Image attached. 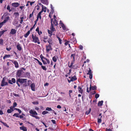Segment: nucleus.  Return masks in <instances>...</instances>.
I'll return each mask as SVG.
<instances>
[{
	"label": "nucleus",
	"mask_w": 131,
	"mask_h": 131,
	"mask_svg": "<svg viewBox=\"0 0 131 131\" xmlns=\"http://www.w3.org/2000/svg\"><path fill=\"white\" fill-rule=\"evenodd\" d=\"M27 79H26L18 78L17 79L16 83L17 84L18 87L20 86V85L18 83L19 82L21 84H23V85L25 86H26L30 85V84L32 83L31 81L30 80L28 81V83H27Z\"/></svg>",
	"instance_id": "obj_1"
},
{
	"label": "nucleus",
	"mask_w": 131,
	"mask_h": 131,
	"mask_svg": "<svg viewBox=\"0 0 131 131\" xmlns=\"http://www.w3.org/2000/svg\"><path fill=\"white\" fill-rule=\"evenodd\" d=\"M32 41L35 43H37L38 44H39L40 43V40L39 38L36 35L32 34Z\"/></svg>",
	"instance_id": "obj_2"
},
{
	"label": "nucleus",
	"mask_w": 131,
	"mask_h": 131,
	"mask_svg": "<svg viewBox=\"0 0 131 131\" xmlns=\"http://www.w3.org/2000/svg\"><path fill=\"white\" fill-rule=\"evenodd\" d=\"M53 19L51 18L50 19L51 25L50 27V29L51 30H48V32L49 34H50L51 35H52L51 34L54 31H55V28L54 27V25L53 24Z\"/></svg>",
	"instance_id": "obj_3"
},
{
	"label": "nucleus",
	"mask_w": 131,
	"mask_h": 131,
	"mask_svg": "<svg viewBox=\"0 0 131 131\" xmlns=\"http://www.w3.org/2000/svg\"><path fill=\"white\" fill-rule=\"evenodd\" d=\"M29 112V113L31 114L30 115L31 116L35 118L36 119H39V117L36 116L38 114L35 111L32 110H31Z\"/></svg>",
	"instance_id": "obj_4"
},
{
	"label": "nucleus",
	"mask_w": 131,
	"mask_h": 131,
	"mask_svg": "<svg viewBox=\"0 0 131 131\" xmlns=\"http://www.w3.org/2000/svg\"><path fill=\"white\" fill-rule=\"evenodd\" d=\"M52 49L51 45H48L46 46V50L47 52H48L50 50H52Z\"/></svg>",
	"instance_id": "obj_5"
},
{
	"label": "nucleus",
	"mask_w": 131,
	"mask_h": 131,
	"mask_svg": "<svg viewBox=\"0 0 131 131\" xmlns=\"http://www.w3.org/2000/svg\"><path fill=\"white\" fill-rule=\"evenodd\" d=\"M13 63L15 65V67L16 68L19 67V64L18 62L16 61H14L13 60H9Z\"/></svg>",
	"instance_id": "obj_6"
},
{
	"label": "nucleus",
	"mask_w": 131,
	"mask_h": 131,
	"mask_svg": "<svg viewBox=\"0 0 131 131\" xmlns=\"http://www.w3.org/2000/svg\"><path fill=\"white\" fill-rule=\"evenodd\" d=\"M16 47L17 48V49L19 51H21L22 50V49L21 45L20 44V43H17L16 46Z\"/></svg>",
	"instance_id": "obj_7"
},
{
	"label": "nucleus",
	"mask_w": 131,
	"mask_h": 131,
	"mask_svg": "<svg viewBox=\"0 0 131 131\" xmlns=\"http://www.w3.org/2000/svg\"><path fill=\"white\" fill-rule=\"evenodd\" d=\"M8 85V83L7 82H5V80L4 78H3L1 86H3L5 85Z\"/></svg>",
	"instance_id": "obj_8"
},
{
	"label": "nucleus",
	"mask_w": 131,
	"mask_h": 131,
	"mask_svg": "<svg viewBox=\"0 0 131 131\" xmlns=\"http://www.w3.org/2000/svg\"><path fill=\"white\" fill-rule=\"evenodd\" d=\"M20 4L18 2H15L13 3L12 4V6L15 8H16L18 7L20 5Z\"/></svg>",
	"instance_id": "obj_9"
},
{
	"label": "nucleus",
	"mask_w": 131,
	"mask_h": 131,
	"mask_svg": "<svg viewBox=\"0 0 131 131\" xmlns=\"http://www.w3.org/2000/svg\"><path fill=\"white\" fill-rule=\"evenodd\" d=\"M22 72V70H17L16 74V77H20L21 75Z\"/></svg>",
	"instance_id": "obj_10"
},
{
	"label": "nucleus",
	"mask_w": 131,
	"mask_h": 131,
	"mask_svg": "<svg viewBox=\"0 0 131 131\" xmlns=\"http://www.w3.org/2000/svg\"><path fill=\"white\" fill-rule=\"evenodd\" d=\"M40 57L43 64H47V63L43 59H45V58L42 55V54H41L40 56Z\"/></svg>",
	"instance_id": "obj_11"
},
{
	"label": "nucleus",
	"mask_w": 131,
	"mask_h": 131,
	"mask_svg": "<svg viewBox=\"0 0 131 131\" xmlns=\"http://www.w3.org/2000/svg\"><path fill=\"white\" fill-rule=\"evenodd\" d=\"M16 32V30L14 29H12L10 30L9 34L12 35L15 34Z\"/></svg>",
	"instance_id": "obj_12"
},
{
	"label": "nucleus",
	"mask_w": 131,
	"mask_h": 131,
	"mask_svg": "<svg viewBox=\"0 0 131 131\" xmlns=\"http://www.w3.org/2000/svg\"><path fill=\"white\" fill-rule=\"evenodd\" d=\"M78 92L81 94H82L83 92V90L82 89V87L80 86H79L78 87Z\"/></svg>",
	"instance_id": "obj_13"
},
{
	"label": "nucleus",
	"mask_w": 131,
	"mask_h": 131,
	"mask_svg": "<svg viewBox=\"0 0 131 131\" xmlns=\"http://www.w3.org/2000/svg\"><path fill=\"white\" fill-rule=\"evenodd\" d=\"M53 17L54 18V19L53 21V24L55 26H57L58 25V23L57 20L55 19V18H56V16L55 15H54Z\"/></svg>",
	"instance_id": "obj_14"
},
{
	"label": "nucleus",
	"mask_w": 131,
	"mask_h": 131,
	"mask_svg": "<svg viewBox=\"0 0 131 131\" xmlns=\"http://www.w3.org/2000/svg\"><path fill=\"white\" fill-rule=\"evenodd\" d=\"M74 61H72L70 65H69V64L68 66L69 68H73V69H77V68H74V66H73V65L74 63Z\"/></svg>",
	"instance_id": "obj_15"
},
{
	"label": "nucleus",
	"mask_w": 131,
	"mask_h": 131,
	"mask_svg": "<svg viewBox=\"0 0 131 131\" xmlns=\"http://www.w3.org/2000/svg\"><path fill=\"white\" fill-rule=\"evenodd\" d=\"M102 114L100 113L99 114V116H100V117H98L97 118V122L98 123H101L102 120L101 118L102 117V116H101Z\"/></svg>",
	"instance_id": "obj_16"
},
{
	"label": "nucleus",
	"mask_w": 131,
	"mask_h": 131,
	"mask_svg": "<svg viewBox=\"0 0 131 131\" xmlns=\"http://www.w3.org/2000/svg\"><path fill=\"white\" fill-rule=\"evenodd\" d=\"M31 89V90L33 91H34L35 90V85L34 83H32L31 84L30 86Z\"/></svg>",
	"instance_id": "obj_17"
},
{
	"label": "nucleus",
	"mask_w": 131,
	"mask_h": 131,
	"mask_svg": "<svg viewBox=\"0 0 131 131\" xmlns=\"http://www.w3.org/2000/svg\"><path fill=\"white\" fill-rule=\"evenodd\" d=\"M41 2L44 4L48 5V0H40Z\"/></svg>",
	"instance_id": "obj_18"
},
{
	"label": "nucleus",
	"mask_w": 131,
	"mask_h": 131,
	"mask_svg": "<svg viewBox=\"0 0 131 131\" xmlns=\"http://www.w3.org/2000/svg\"><path fill=\"white\" fill-rule=\"evenodd\" d=\"M10 19L9 17V16H8L6 17H5L4 21H3V22L4 23H6L8 21V20Z\"/></svg>",
	"instance_id": "obj_19"
},
{
	"label": "nucleus",
	"mask_w": 131,
	"mask_h": 131,
	"mask_svg": "<svg viewBox=\"0 0 131 131\" xmlns=\"http://www.w3.org/2000/svg\"><path fill=\"white\" fill-rule=\"evenodd\" d=\"M46 7L43 6V7H42L41 10L39 12L40 13H42L43 11L45 12H46Z\"/></svg>",
	"instance_id": "obj_20"
},
{
	"label": "nucleus",
	"mask_w": 131,
	"mask_h": 131,
	"mask_svg": "<svg viewBox=\"0 0 131 131\" xmlns=\"http://www.w3.org/2000/svg\"><path fill=\"white\" fill-rule=\"evenodd\" d=\"M20 130H23V131H27V130L26 127L24 126H22L20 127Z\"/></svg>",
	"instance_id": "obj_21"
},
{
	"label": "nucleus",
	"mask_w": 131,
	"mask_h": 131,
	"mask_svg": "<svg viewBox=\"0 0 131 131\" xmlns=\"http://www.w3.org/2000/svg\"><path fill=\"white\" fill-rule=\"evenodd\" d=\"M25 76L26 77H27L28 78H30V73L29 72H26L25 73Z\"/></svg>",
	"instance_id": "obj_22"
},
{
	"label": "nucleus",
	"mask_w": 131,
	"mask_h": 131,
	"mask_svg": "<svg viewBox=\"0 0 131 131\" xmlns=\"http://www.w3.org/2000/svg\"><path fill=\"white\" fill-rule=\"evenodd\" d=\"M47 41L49 43V45H52V40L51 38H49L47 40Z\"/></svg>",
	"instance_id": "obj_23"
},
{
	"label": "nucleus",
	"mask_w": 131,
	"mask_h": 131,
	"mask_svg": "<svg viewBox=\"0 0 131 131\" xmlns=\"http://www.w3.org/2000/svg\"><path fill=\"white\" fill-rule=\"evenodd\" d=\"M58 58V57L57 56H54L52 58V59L54 62H56L57 61Z\"/></svg>",
	"instance_id": "obj_24"
},
{
	"label": "nucleus",
	"mask_w": 131,
	"mask_h": 131,
	"mask_svg": "<svg viewBox=\"0 0 131 131\" xmlns=\"http://www.w3.org/2000/svg\"><path fill=\"white\" fill-rule=\"evenodd\" d=\"M103 101H99L97 105L98 106H101L102 105Z\"/></svg>",
	"instance_id": "obj_25"
},
{
	"label": "nucleus",
	"mask_w": 131,
	"mask_h": 131,
	"mask_svg": "<svg viewBox=\"0 0 131 131\" xmlns=\"http://www.w3.org/2000/svg\"><path fill=\"white\" fill-rule=\"evenodd\" d=\"M71 81H73L77 80V79L75 75L73 77H72L71 78Z\"/></svg>",
	"instance_id": "obj_26"
},
{
	"label": "nucleus",
	"mask_w": 131,
	"mask_h": 131,
	"mask_svg": "<svg viewBox=\"0 0 131 131\" xmlns=\"http://www.w3.org/2000/svg\"><path fill=\"white\" fill-rule=\"evenodd\" d=\"M30 34V31H28L24 35V36L25 38H26Z\"/></svg>",
	"instance_id": "obj_27"
},
{
	"label": "nucleus",
	"mask_w": 131,
	"mask_h": 131,
	"mask_svg": "<svg viewBox=\"0 0 131 131\" xmlns=\"http://www.w3.org/2000/svg\"><path fill=\"white\" fill-rule=\"evenodd\" d=\"M6 31V30H3L0 31V38L4 33Z\"/></svg>",
	"instance_id": "obj_28"
},
{
	"label": "nucleus",
	"mask_w": 131,
	"mask_h": 131,
	"mask_svg": "<svg viewBox=\"0 0 131 131\" xmlns=\"http://www.w3.org/2000/svg\"><path fill=\"white\" fill-rule=\"evenodd\" d=\"M11 56L10 54H6L3 57V59L4 60L5 58L10 57Z\"/></svg>",
	"instance_id": "obj_29"
},
{
	"label": "nucleus",
	"mask_w": 131,
	"mask_h": 131,
	"mask_svg": "<svg viewBox=\"0 0 131 131\" xmlns=\"http://www.w3.org/2000/svg\"><path fill=\"white\" fill-rule=\"evenodd\" d=\"M41 13H39L37 17V19H38L39 18L40 19H41Z\"/></svg>",
	"instance_id": "obj_30"
},
{
	"label": "nucleus",
	"mask_w": 131,
	"mask_h": 131,
	"mask_svg": "<svg viewBox=\"0 0 131 131\" xmlns=\"http://www.w3.org/2000/svg\"><path fill=\"white\" fill-rule=\"evenodd\" d=\"M0 122L1 123H2L3 125L7 127H9V126L8 125L5 123H4L2 121H0Z\"/></svg>",
	"instance_id": "obj_31"
},
{
	"label": "nucleus",
	"mask_w": 131,
	"mask_h": 131,
	"mask_svg": "<svg viewBox=\"0 0 131 131\" xmlns=\"http://www.w3.org/2000/svg\"><path fill=\"white\" fill-rule=\"evenodd\" d=\"M75 53L72 54L71 55V58H73V60L74 61L75 60Z\"/></svg>",
	"instance_id": "obj_32"
},
{
	"label": "nucleus",
	"mask_w": 131,
	"mask_h": 131,
	"mask_svg": "<svg viewBox=\"0 0 131 131\" xmlns=\"http://www.w3.org/2000/svg\"><path fill=\"white\" fill-rule=\"evenodd\" d=\"M92 71L90 69V68H89V69L88 71V73H87V74L88 75H90L92 74Z\"/></svg>",
	"instance_id": "obj_33"
},
{
	"label": "nucleus",
	"mask_w": 131,
	"mask_h": 131,
	"mask_svg": "<svg viewBox=\"0 0 131 131\" xmlns=\"http://www.w3.org/2000/svg\"><path fill=\"white\" fill-rule=\"evenodd\" d=\"M20 23L21 24L22 23V22L23 21V19H24V17H20Z\"/></svg>",
	"instance_id": "obj_34"
},
{
	"label": "nucleus",
	"mask_w": 131,
	"mask_h": 131,
	"mask_svg": "<svg viewBox=\"0 0 131 131\" xmlns=\"http://www.w3.org/2000/svg\"><path fill=\"white\" fill-rule=\"evenodd\" d=\"M91 111V108H90L89 110L86 111L85 112V114L87 115H88L90 113Z\"/></svg>",
	"instance_id": "obj_35"
},
{
	"label": "nucleus",
	"mask_w": 131,
	"mask_h": 131,
	"mask_svg": "<svg viewBox=\"0 0 131 131\" xmlns=\"http://www.w3.org/2000/svg\"><path fill=\"white\" fill-rule=\"evenodd\" d=\"M63 29L64 30H66V27L64 25V24H62V25H61Z\"/></svg>",
	"instance_id": "obj_36"
},
{
	"label": "nucleus",
	"mask_w": 131,
	"mask_h": 131,
	"mask_svg": "<svg viewBox=\"0 0 131 131\" xmlns=\"http://www.w3.org/2000/svg\"><path fill=\"white\" fill-rule=\"evenodd\" d=\"M92 90H96V89L97 87L95 85H94V86H92Z\"/></svg>",
	"instance_id": "obj_37"
},
{
	"label": "nucleus",
	"mask_w": 131,
	"mask_h": 131,
	"mask_svg": "<svg viewBox=\"0 0 131 131\" xmlns=\"http://www.w3.org/2000/svg\"><path fill=\"white\" fill-rule=\"evenodd\" d=\"M48 113V112L47 111H44L42 112V114L43 115H44Z\"/></svg>",
	"instance_id": "obj_38"
},
{
	"label": "nucleus",
	"mask_w": 131,
	"mask_h": 131,
	"mask_svg": "<svg viewBox=\"0 0 131 131\" xmlns=\"http://www.w3.org/2000/svg\"><path fill=\"white\" fill-rule=\"evenodd\" d=\"M15 110H16L17 111H18V112H19V113H20V114L21 113V111L19 108H15Z\"/></svg>",
	"instance_id": "obj_39"
},
{
	"label": "nucleus",
	"mask_w": 131,
	"mask_h": 131,
	"mask_svg": "<svg viewBox=\"0 0 131 131\" xmlns=\"http://www.w3.org/2000/svg\"><path fill=\"white\" fill-rule=\"evenodd\" d=\"M19 114L17 113H15L13 115V116H15L16 117H19V116H18Z\"/></svg>",
	"instance_id": "obj_40"
},
{
	"label": "nucleus",
	"mask_w": 131,
	"mask_h": 131,
	"mask_svg": "<svg viewBox=\"0 0 131 131\" xmlns=\"http://www.w3.org/2000/svg\"><path fill=\"white\" fill-rule=\"evenodd\" d=\"M65 41H66V42L64 43V45L65 46H67L68 44L69 43V41L67 40H66Z\"/></svg>",
	"instance_id": "obj_41"
},
{
	"label": "nucleus",
	"mask_w": 131,
	"mask_h": 131,
	"mask_svg": "<svg viewBox=\"0 0 131 131\" xmlns=\"http://www.w3.org/2000/svg\"><path fill=\"white\" fill-rule=\"evenodd\" d=\"M57 38H58V39L59 41V43L60 44H61L62 43L61 41H62V40L59 37H57Z\"/></svg>",
	"instance_id": "obj_42"
},
{
	"label": "nucleus",
	"mask_w": 131,
	"mask_h": 131,
	"mask_svg": "<svg viewBox=\"0 0 131 131\" xmlns=\"http://www.w3.org/2000/svg\"><path fill=\"white\" fill-rule=\"evenodd\" d=\"M46 110H47V111H51L52 110V109L50 107H47L46 108Z\"/></svg>",
	"instance_id": "obj_43"
},
{
	"label": "nucleus",
	"mask_w": 131,
	"mask_h": 131,
	"mask_svg": "<svg viewBox=\"0 0 131 131\" xmlns=\"http://www.w3.org/2000/svg\"><path fill=\"white\" fill-rule=\"evenodd\" d=\"M11 80L12 82H13L14 83L16 82L15 79L14 78H12Z\"/></svg>",
	"instance_id": "obj_44"
},
{
	"label": "nucleus",
	"mask_w": 131,
	"mask_h": 131,
	"mask_svg": "<svg viewBox=\"0 0 131 131\" xmlns=\"http://www.w3.org/2000/svg\"><path fill=\"white\" fill-rule=\"evenodd\" d=\"M41 67L42 68L43 70H44L45 71H46L47 70V69L45 66H43L42 65L41 66Z\"/></svg>",
	"instance_id": "obj_45"
},
{
	"label": "nucleus",
	"mask_w": 131,
	"mask_h": 131,
	"mask_svg": "<svg viewBox=\"0 0 131 131\" xmlns=\"http://www.w3.org/2000/svg\"><path fill=\"white\" fill-rule=\"evenodd\" d=\"M35 3V2H30V1H28V2H27V3H30V5L31 6H32V4L34 3Z\"/></svg>",
	"instance_id": "obj_46"
},
{
	"label": "nucleus",
	"mask_w": 131,
	"mask_h": 131,
	"mask_svg": "<svg viewBox=\"0 0 131 131\" xmlns=\"http://www.w3.org/2000/svg\"><path fill=\"white\" fill-rule=\"evenodd\" d=\"M3 40L2 39H0V44L3 45Z\"/></svg>",
	"instance_id": "obj_47"
},
{
	"label": "nucleus",
	"mask_w": 131,
	"mask_h": 131,
	"mask_svg": "<svg viewBox=\"0 0 131 131\" xmlns=\"http://www.w3.org/2000/svg\"><path fill=\"white\" fill-rule=\"evenodd\" d=\"M14 15H15L16 17H17L19 15V14L18 12H15V13L14 14Z\"/></svg>",
	"instance_id": "obj_48"
},
{
	"label": "nucleus",
	"mask_w": 131,
	"mask_h": 131,
	"mask_svg": "<svg viewBox=\"0 0 131 131\" xmlns=\"http://www.w3.org/2000/svg\"><path fill=\"white\" fill-rule=\"evenodd\" d=\"M99 96V95L97 93L95 95V97L96 99H97L98 98Z\"/></svg>",
	"instance_id": "obj_49"
},
{
	"label": "nucleus",
	"mask_w": 131,
	"mask_h": 131,
	"mask_svg": "<svg viewBox=\"0 0 131 131\" xmlns=\"http://www.w3.org/2000/svg\"><path fill=\"white\" fill-rule=\"evenodd\" d=\"M7 9L8 10L9 12H10L11 10L10 9V7L9 5H8L7 8Z\"/></svg>",
	"instance_id": "obj_50"
},
{
	"label": "nucleus",
	"mask_w": 131,
	"mask_h": 131,
	"mask_svg": "<svg viewBox=\"0 0 131 131\" xmlns=\"http://www.w3.org/2000/svg\"><path fill=\"white\" fill-rule=\"evenodd\" d=\"M34 12V11H33L32 12V13L30 14V15L29 16V18H31L32 16H33Z\"/></svg>",
	"instance_id": "obj_51"
},
{
	"label": "nucleus",
	"mask_w": 131,
	"mask_h": 131,
	"mask_svg": "<svg viewBox=\"0 0 131 131\" xmlns=\"http://www.w3.org/2000/svg\"><path fill=\"white\" fill-rule=\"evenodd\" d=\"M35 8H36L37 9V10H39V8H40L39 6V5H37L35 7Z\"/></svg>",
	"instance_id": "obj_52"
},
{
	"label": "nucleus",
	"mask_w": 131,
	"mask_h": 131,
	"mask_svg": "<svg viewBox=\"0 0 131 131\" xmlns=\"http://www.w3.org/2000/svg\"><path fill=\"white\" fill-rule=\"evenodd\" d=\"M17 103L16 102H14L13 104V107H16L17 105Z\"/></svg>",
	"instance_id": "obj_53"
},
{
	"label": "nucleus",
	"mask_w": 131,
	"mask_h": 131,
	"mask_svg": "<svg viewBox=\"0 0 131 131\" xmlns=\"http://www.w3.org/2000/svg\"><path fill=\"white\" fill-rule=\"evenodd\" d=\"M45 59L46 60L48 64H49L50 63V61L49 60V59L46 58H45V59Z\"/></svg>",
	"instance_id": "obj_54"
},
{
	"label": "nucleus",
	"mask_w": 131,
	"mask_h": 131,
	"mask_svg": "<svg viewBox=\"0 0 131 131\" xmlns=\"http://www.w3.org/2000/svg\"><path fill=\"white\" fill-rule=\"evenodd\" d=\"M36 31L37 32L38 34H39V29L38 27L36 30Z\"/></svg>",
	"instance_id": "obj_55"
},
{
	"label": "nucleus",
	"mask_w": 131,
	"mask_h": 131,
	"mask_svg": "<svg viewBox=\"0 0 131 131\" xmlns=\"http://www.w3.org/2000/svg\"><path fill=\"white\" fill-rule=\"evenodd\" d=\"M12 111L9 109H8L7 111V112L9 113H11Z\"/></svg>",
	"instance_id": "obj_56"
},
{
	"label": "nucleus",
	"mask_w": 131,
	"mask_h": 131,
	"mask_svg": "<svg viewBox=\"0 0 131 131\" xmlns=\"http://www.w3.org/2000/svg\"><path fill=\"white\" fill-rule=\"evenodd\" d=\"M4 23L3 22L0 23V28H1V27H2V26L3 25V24Z\"/></svg>",
	"instance_id": "obj_57"
},
{
	"label": "nucleus",
	"mask_w": 131,
	"mask_h": 131,
	"mask_svg": "<svg viewBox=\"0 0 131 131\" xmlns=\"http://www.w3.org/2000/svg\"><path fill=\"white\" fill-rule=\"evenodd\" d=\"M13 95H14V96H16V97L19 96V94H16L15 93H13Z\"/></svg>",
	"instance_id": "obj_58"
},
{
	"label": "nucleus",
	"mask_w": 131,
	"mask_h": 131,
	"mask_svg": "<svg viewBox=\"0 0 131 131\" xmlns=\"http://www.w3.org/2000/svg\"><path fill=\"white\" fill-rule=\"evenodd\" d=\"M12 48L11 47H9V48L7 47L6 48V50L8 51H10L11 50Z\"/></svg>",
	"instance_id": "obj_59"
},
{
	"label": "nucleus",
	"mask_w": 131,
	"mask_h": 131,
	"mask_svg": "<svg viewBox=\"0 0 131 131\" xmlns=\"http://www.w3.org/2000/svg\"><path fill=\"white\" fill-rule=\"evenodd\" d=\"M32 103L34 104H39V102L37 101L33 102Z\"/></svg>",
	"instance_id": "obj_60"
},
{
	"label": "nucleus",
	"mask_w": 131,
	"mask_h": 131,
	"mask_svg": "<svg viewBox=\"0 0 131 131\" xmlns=\"http://www.w3.org/2000/svg\"><path fill=\"white\" fill-rule=\"evenodd\" d=\"M8 83H9L10 84H13L12 82V80H8Z\"/></svg>",
	"instance_id": "obj_61"
},
{
	"label": "nucleus",
	"mask_w": 131,
	"mask_h": 131,
	"mask_svg": "<svg viewBox=\"0 0 131 131\" xmlns=\"http://www.w3.org/2000/svg\"><path fill=\"white\" fill-rule=\"evenodd\" d=\"M14 108V107H13V106H10L9 107L10 110L12 111H14V109H13Z\"/></svg>",
	"instance_id": "obj_62"
},
{
	"label": "nucleus",
	"mask_w": 131,
	"mask_h": 131,
	"mask_svg": "<svg viewBox=\"0 0 131 131\" xmlns=\"http://www.w3.org/2000/svg\"><path fill=\"white\" fill-rule=\"evenodd\" d=\"M51 121L53 124H56V121L54 120H52Z\"/></svg>",
	"instance_id": "obj_63"
},
{
	"label": "nucleus",
	"mask_w": 131,
	"mask_h": 131,
	"mask_svg": "<svg viewBox=\"0 0 131 131\" xmlns=\"http://www.w3.org/2000/svg\"><path fill=\"white\" fill-rule=\"evenodd\" d=\"M106 130L107 131H113L111 129L109 128V129H108L107 128H106Z\"/></svg>",
	"instance_id": "obj_64"
}]
</instances>
